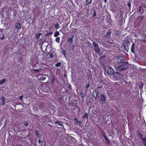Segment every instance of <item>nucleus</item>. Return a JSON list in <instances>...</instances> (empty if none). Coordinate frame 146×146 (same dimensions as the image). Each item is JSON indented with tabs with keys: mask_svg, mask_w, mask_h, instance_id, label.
Returning a JSON list of instances; mask_svg holds the SVG:
<instances>
[{
	"mask_svg": "<svg viewBox=\"0 0 146 146\" xmlns=\"http://www.w3.org/2000/svg\"><path fill=\"white\" fill-rule=\"evenodd\" d=\"M128 67V65L127 62H124L121 65L116 67L117 70L119 71H122L127 69Z\"/></svg>",
	"mask_w": 146,
	"mask_h": 146,
	"instance_id": "nucleus-1",
	"label": "nucleus"
},
{
	"mask_svg": "<svg viewBox=\"0 0 146 146\" xmlns=\"http://www.w3.org/2000/svg\"><path fill=\"white\" fill-rule=\"evenodd\" d=\"M105 69V71L109 75H112L114 74V70L111 67L108 66L106 67Z\"/></svg>",
	"mask_w": 146,
	"mask_h": 146,
	"instance_id": "nucleus-2",
	"label": "nucleus"
},
{
	"mask_svg": "<svg viewBox=\"0 0 146 146\" xmlns=\"http://www.w3.org/2000/svg\"><path fill=\"white\" fill-rule=\"evenodd\" d=\"M113 76L115 78L118 80L123 78V75L121 73L118 72H115L113 74Z\"/></svg>",
	"mask_w": 146,
	"mask_h": 146,
	"instance_id": "nucleus-3",
	"label": "nucleus"
},
{
	"mask_svg": "<svg viewBox=\"0 0 146 146\" xmlns=\"http://www.w3.org/2000/svg\"><path fill=\"white\" fill-rule=\"evenodd\" d=\"M125 61V59L123 57L119 56L118 57L117 59V63L118 64H121L123 63Z\"/></svg>",
	"mask_w": 146,
	"mask_h": 146,
	"instance_id": "nucleus-4",
	"label": "nucleus"
},
{
	"mask_svg": "<svg viewBox=\"0 0 146 146\" xmlns=\"http://www.w3.org/2000/svg\"><path fill=\"white\" fill-rule=\"evenodd\" d=\"M98 94V92L96 91H94L92 92V96L95 98V100H96Z\"/></svg>",
	"mask_w": 146,
	"mask_h": 146,
	"instance_id": "nucleus-5",
	"label": "nucleus"
},
{
	"mask_svg": "<svg viewBox=\"0 0 146 146\" xmlns=\"http://www.w3.org/2000/svg\"><path fill=\"white\" fill-rule=\"evenodd\" d=\"M106 95L105 94H102L101 95L100 100L102 102L104 101L105 100Z\"/></svg>",
	"mask_w": 146,
	"mask_h": 146,
	"instance_id": "nucleus-6",
	"label": "nucleus"
},
{
	"mask_svg": "<svg viewBox=\"0 0 146 146\" xmlns=\"http://www.w3.org/2000/svg\"><path fill=\"white\" fill-rule=\"evenodd\" d=\"M22 26V25L21 24L19 23H16L15 25V27L17 28L18 29H20L21 28V27Z\"/></svg>",
	"mask_w": 146,
	"mask_h": 146,
	"instance_id": "nucleus-7",
	"label": "nucleus"
},
{
	"mask_svg": "<svg viewBox=\"0 0 146 146\" xmlns=\"http://www.w3.org/2000/svg\"><path fill=\"white\" fill-rule=\"evenodd\" d=\"M103 137L105 139L106 142L108 144H110V140L107 137L104 135H103Z\"/></svg>",
	"mask_w": 146,
	"mask_h": 146,
	"instance_id": "nucleus-8",
	"label": "nucleus"
},
{
	"mask_svg": "<svg viewBox=\"0 0 146 146\" xmlns=\"http://www.w3.org/2000/svg\"><path fill=\"white\" fill-rule=\"evenodd\" d=\"M74 38V36H72L71 38L69 37L68 38V41L70 43H72L73 39Z\"/></svg>",
	"mask_w": 146,
	"mask_h": 146,
	"instance_id": "nucleus-9",
	"label": "nucleus"
},
{
	"mask_svg": "<svg viewBox=\"0 0 146 146\" xmlns=\"http://www.w3.org/2000/svg\"><path fill=\"white\" fill-rule=\"evenodd\" d=\"M94 50L97 53H99L100 51V50L98 46L94 48Z\"/></svg>",
	"mask_w": 146,
	"mask_h": 146,
	"instance_id": "nucleus-10",
	"label": "nucleus"
},
{
	"mask_svg": "<svg viewBox=\"0 0 146 146\" xmlns=\"http://www.w3.org/2000/svg\"><path fill=\"white\" fill-rule=\"evenodd\" d=\"M92 44L94 48L98 46V43L97 42H93Z\"/></svg>",
	"mask_w": 146,
	"mask_h": 146,
	"instance_id": "nucleus-11",
	"label": "nucleus"
},
{
	"mask_svg": "<svg viewBox=\"0 0 146 146\" xmlns=\"http://www.w3.org/2000/svg\"><path fill=\"white\" fill-rule=\"evenodd\" d=\"M1 100V101L3 102L2 105L3 106L5 104V98L4 97H2Z\"/></svg>",
	"mask_w": 146,
	"mask_h": 146,
	"instance_id": "nucleus-12",
	"label": "nucleus"
},
{
	"mask_svg": "<svg viewBox=\"0 0 146 146\" xmlns=\"http://www.w3.org/2000/svg\"><path fill=\"white\" fill-rule=\"evenodd\" d=\"M144 146H146V138H144L142 139Z\"/></svg>",
	"mask_w": 146,
	"mask_h": 146,
	"instance_id": "nucleus-13",
	"label": "nucleus"
},
{
	"mask_svg": "<svg viewBox=\"0 0 146 146\" xmlns=\"http://www.w3.org/2000/svg\"><path fill=\"white\" fill-rule=\"evenodd\" d=\"M55 123L57 124L58 125H60L61 126H62L63 127V124H62V123H61V122L60 121H58L56 122Z\"/></svg>",
	"mask_w": 146,
	"mask_h": 146,
	"instance_id": "nucleus-14",
	"label": "nucleus"
},
{
	"mask_svg": "<svg viewBox=\"0 0 146 146\" xmlns=\"http://www.w3.org/2000/svg\"><path fill=\"white\" fill-rule=\"evenodd\" d=\"M6 82V79H4L0 81V84L2 85L3 83H5Z\"/></svg>",
	"mask_w": 146,
	"mask_h": 146,
	"instance_id": "nucleus-15",
	"label": "nucleus"
},
{
	"mask_svg": "<svg viewBox=\"0 0 146 146\" xmlns=\"http://www.w3.org/2000/svg\"><path fill=\"white\" fill-rule=\"evenodd\" d=\"M59 34V32L58 31L56 32L54 35V36L55 37H57Z\"/></svg>",
	"mask_w": 146,
	"mask_h": 146,
	"instance_id": "nucleus-16",
	"label": "nucleus"
},
{
	"mask_svg": "<svg viewBox=\"0 0 146 146\" xmlns=\"http://www.w3.org/2000/svg\"><path fill=\"white\" fill-rule=\"evenodd\" d=\"M135 45L134 44H133L131 46V52L133 53H134V47L135 46Z\"/></svg>",
	"mask_w": 146,
	"mask_h": 146,
	"instance_id": "nucleus-17",
	"label": "nucleus"
},
{
	"mask_svg": "<svg viewBox=\"0 0 146 146\" xmlns=\"http://www.w3.org/2000/svg\"><path fill=\"white\" fill-rule=\"evenodd\" d=\"M111 30H110L107 33L106 36H110L111 35Z\"/></svg>",
	"mask_w": 146,
	"mask_h": 146,
	"instance_id": "nucleus-18",
	"label": "nucleus"
},
{
	"mask_svg": "<svg viewBox=\"0 0 146 146\" xmlns=\"http://www.w3.org/2000/svg\"><path fill=\"white\" fill-rule=\"evenodd\" d=\"M55 28L56 29L60 27V26L59 24H57L54 25Z\"/></svg>",
	"mask_w": 146,
	"mask_h": 146,
	"instance_id": "nucleus-19",
	"label": "nucleus"
},
{
	"mask_svg": "<svg viewBox=\"0 0 146 146\" xmlns=\"http://www.w3.org/2000/svg\"><path fill=\"white\" fill-rule=\"evenodd\" d=\"M42 34L40 33L36 34L35 36L36 38H38Z\"/></svg>",
	"mask_w": 146,
	"mask_h": 146,
	"instance_id": "nucleus-20",
	"label": "nucleus"
},
{
	"mask_svg": "<svg viewBox=\"0 0 146 146\" xmlns=\"http://www.w3.org/2000/svg\"><path fill=\"white\" fill-rule=\"evenodd\" d=\"M43 142V140H41V139H40L38 140V143L40 144V145H42V143Z\"/></svg>",
	"mask_w": 146,
	"mask_h": 146,
	"instance_id": "nucleus-21",
	"label": "nucleus"
},
{
	"mask_svg": "<svg viewBox=\"0 0 146 146\" xmlns=\"http://www.w3.org/2000/svg\"><path fill=\"white\" fill-rule=\"evenodd\" d=\"M61 63L60 62H59L58 63H57L55 65V66L57 67L60 66L61 65Z\"/></svg>",
	"mask_w": 146,
	"mask_h": 146,
	"instance_id": "nucleus-22",
	"label": "nucleus"
},
{
	"mask_svg": "<svg viewBox=\"0 0 146 146\" xmlns=\"http://www.w3.org/2000/svg\"><path fill=\"white\" fill-rule=\"evenodd\" d=\"M60 40V38L59 37H58L56 38V41L58 43L59 42Z\"/></svg>",
	"mask_w": 146,
	"mask_h": 146,
	"instance_id": "nucleus-23",
	"label": "nucleus"
},
{
	"mask_svg": "<svg viewBox=\"0 0 146 146\" xmlns=\"http://www.w3.org/2000/svg\"><path fill=\"white\" fill-rule=\"evenodd\" d=\"M36 135V136H38L39 135V132L38 131H36L35 132Z\"/></svg>",
	"mask_w": 146,
	"mask_h": 146,
	"instance_id": "nucleus-24",
	"label": "nucleus"
},
{
	"mask_svg": "<svg viewBox=\"0 0 146 146\" xmlns=\"http://www.w3.org/2000/svg\"><path fill=\"white\" fill-rule=\"evenodd\" d=\"M88 115L87 113H86L83 116V118H87L88 117Z\"/></svg>",
	"mask_w": 146,
	"mask_h": 146,
	"instance_id": "nucleus-25",
	"label": "nucleus"
},
{
	"mask_svg": "<svg viewBox=\"0 0 146 146\" xmlns=\"http://www.w3.org/2000/svg\"><path fill=\"white\" fill-rule=\"evenodd\" d=\"M141 41L143 43L146 42V39H141Z\"/></svg>",
	"mask_w": 146,
	"mask_h": 146,
	"instance_id": "nucleus-26",
	"label": "nucleus"
},
{
	"mask_svg": "<svg viewBox=\"0 0 146 146\" xmlns=\"http://www.w3.org/2000/svg\"><path fill=\"white\" fill-rule=\"evenodd\" d=\"M128 45H127V46H124V47H125V50L127 51H128V50H129V48H128Z\"/></svg>",
	"mask_w": 146,
	"mask_h": 146,
	"instance_id": "nucleus-27",
	"label": "nucleus"
},
{
	"mask_svg": "<svg viewBox=\"0 0 146 146\" xmlns=\"http://www.w3.org/2000/svg\"><path fill=\"white\" fill-rule=\"evenodd\" d=\"M86 1L88 3L90 4L92 1V0H86Z\"/></svg>",
	"mask_w": 146,
	"mask_h": 146,
	"instance_id": "nucleus-28",
	"label": "nucleus"
},
{
	"mask_svg": "<svg viewBox=\"0 0 146 146\" xmlns=\"http://www.w3.org/2000/svg\"><path fill=\"white\" fill-rule=\"evenodd\" d=\"M45 79V78L44 77H42L39 80L42 81H43Z\"/></svg>",
	"mask_w": 146,
	"mask_h": 146,
	"instance_id": "nucleus-29",
	"label": "nucleus"
},
{
	"mask_svg": "<svg viewBox=\"0 0 146 146\" xmlns=\"http://www.w3.org/2000/svg\"><path fill=\"white\" fill-rule=\"evenodd\" d=\"M24 125L26 126H27L28 125V123L27 121L24 122Z\"/></svg>",
	"mask_w": 146,
	"mask_h": 146,
	"instance_id": "nucleus-30",
	"label": "nucleus"
},
{
	"mask_svg": "<svg viewBox=\"0 0 146 146\" xmlns=\"http://www.w3.org/2000/svg\"><path fill=\"white\" fill-rule=\"evenodd\" d=\"M143 87V85L142 84H140L139 85V87L140 88H142Z\"/></svg>",
	"mask_w": 146,
	"mask_h": 146,
	"instance_id": "nucleus-31",
	"label": "nucleus"
},
{
	"mask_svg": "<svg viewBox=\"0 0 146 146\" xmlns=\"http://www.w3.org/2000/svg\"><path fill=\"white\" fill-rule=\"evenodd\" d=\"M96 13L95 11H94L93 16V17H94L96 16Z\"/></svg>",
	"mask_w": 146,
	"mask_h": 146,
	"instance_id": "nucleus-32",
	"label": "nucleus"
},
{
	"mask_svg": "<svg viewBox=\"0 0 146 146\" xmlns=\"http://www.w3.org/2000/svg\"><path fill=\"white\" fill-rule=\"evenodd\" d=\"M34 70L36 72H38L39 71V69H34Z\"/></svg>",
	"mask_w": 146,
	"mask_h": 146,
	"instance_id": "nucleus-33",
	"label": "nucleus"
},
{
	"mask_svg": "<svg viewBox=\"0 0 146 146\" xmlns=\"http://www.w3.org/2000/svg\"><path fill=\"white\" fill-rule=\"evenodd\" d=\"M89 84H88L86 88V90L87 89H88V88L89 87Z\"/></svg>",
	"mask_w": 146,
	"mask_h": 146,
	"instance_id": "nucleus-34",
	"label": "nucleus"
},
{
	"mask_svg": "<svg viewBox=\"0 0 146 146\" xmlns=\"http://www.w3.org/2000/svg\"><path fill=\"white\" fill-rule=\"evenodd\" d=\"M52 34L51 32H50L49 33H47L46 34V36H47L49 35L50 34Z\"/></svg>",
	"mask_w": 146,
	"mask_h": 146,
	"instance_id": "nucleus-35",
	"label": "nucleus"
},
{
	"mask_svg": "<svg viewBox=\"0 0 146 146\" xmlns=\"http://www.w3.org/2000/svg\"><path fill=\"white\" fill-rule=\"evenodd\" d=\"M108 42L110 44H113L112 42H111L109 41H108Z\"/></svg>",
	"mask_w": 146,
	"mask_h": 146,
	"instance_id": "nucleus-36",
	"label": "nucleus"
},
{
	"mask_svg": "<svg viewBox=\"0 0 146 146\" xmlns=\"http://www.w3.org/2000/svg\"><path fill=\"white\" fill-rule=\"evenodd\" d=\"M80 96L81 97H83L84 96V94L83 93H80Z\"/></svg>",
	"mask_w": 146,
	"mask_h": 146,
	"instance_id": "nucleus-37",
	"label": "nucleus"
},
{
	"mask_svg": "<svg viewBox=\"0 0 146 146\" xmlns=\"http://www.w3.org/2000/svg\"><path fill=\"white\" fill-rule=\"evenodd\" d=\"M23 98V96H19V98L21 100H22Z\"/></svg>",
	"mask_w": 146,
	"mask_h": 146,
	"instance_id": "nucleus-38",
	"label": "nucleus"
},
{
	"mask_svg": "<svg viewBox=\"0 0 146 146\" xmlns=\"http://www.w3.org/2000/svg\"><path fill=\"white\" fill-rule=\"evenodd\" d=\"M139 9L138 10V11H141V6H139Z\"/></svg>",
	"mask_w": 146,
	"mask_h": 146,
	"instance_id": "nucleus-39",
	"label": "nucleus"
},
{
	"mask_svg": "<svg viewBox=\"0 0 146 146\" xmlns=\"http://www.w3.org/2000/svg\"><path fill=\"white\" fill-rule=\"evenodd\" d=\"M5 38V36H3L2 37H0V38H1V40H3Z\"/></svg>",
	"mask_w": 146,
	"mask_h": 146,
	"instance_id": "nucleus-40",
	"label": "nucleus"
},
{
	"mask_svg": "<svg viewBox=\"0 0 146 146\" xmlns=\"http://www.w3.org/2000/svg\"><path fill=\"white\" fill-rule=\"evenodd\" d=\"M131 5V3H128V5L129 6V7H130Z\"/></svg>",
	"mask_w": 146,
	"mask_h": 146,
	"instance_id": "nucleus-41",
	"label": "nucleus"
},
{
	"mask_svg": "<svg viewBox=\"0 0 146 146\" xmlns=\"http://www.w3.org/2000/svg\"><path fill=\"white\" fill-rule=\"evenodd\" d=\"M104 2L105 3H106L107 2V0H104Z\"/></svg>",
	"mask_w": 146,
	"mask_h": 146,
	"instance_id": "nucleus-42",
	"label": "nucleus"
},
{
	"mask_svg": "<svg viewBox=\"0 0 146 146\" xmlns=\"http://www.w3.org/2000/svg\"><path fill=\"white\" fill-rule=\"evenodd\" d=\"M50 56L51 57H53V55L52 54H50Z\"/></svg>",
	"mask_w": 146,
	"mask_h": 146,
	"instance_id": "nucleus-43",
	"label": "nucleus"
},
{
	"mask_svg": "<svg viewBox=\"0 0 146 146\" xmlns=\"http://www.w3.org/2000/svg\"><path fill=\"white\" fill-rule=\"evenodd\" d=\"M115 44H113V45H112L111 46V47L112 46H115Z\"/></svg>",
	"mask_w": 146,
	"mask_h": 146,
	"instance_id": "nucleus-44",
	"label": "nucleus"
},
{
	"mask_svg": "<svg viewBox=\"0 0 146 146\" xmlns=\"http://www.w3.org/2000/svg\"><path fill=\"white\" fill-rule=\"evenodd\" d=\"M144 8H146V5H145L144 6Z\"/></svg>",
	"mask_w": 146,
	"mask_h": 146,
	"instance_id": "nucleus-45",
	"label": "nucleus"
},
{
	"mask_svg": "<svg viewBox=\"0 0 146 146\" xmlns=\"http://www.w3.org/2000/svg\"><path fill=\"white\" fill-rule=\"evenodd\" d=\"M74 48V46H73L72 47V48Z\"/></svg>",
	"mask_w": 146,
	"mask_h": 146,
	"instance_id": "nucleus-46",
	"label": "nucleus"
},
{
	"mask_svg": "<svg viewBox=\"0 0 146 146\" xmlns=\"http://www.w3.org/2000/svg\"><path fill=\"white\" fill-rule=\"evenodd\" d=\"M64 55L65 56H66L65 54L64 53Z\"/></svg>",
	"mask_w": 146,
	"mask_h": 146,
	"instance_id": "nucleus-47",
	"label": "nucleus"
},
{
	"mask_svg": "<svg viewBox=\"0 0 146 146\" xmlns=\"http://www.w3.org/2000/svg\"><path fill=\"white\" fill-rule=\"evenodd\" d=\"M141 137L142 136V135L141 134Z\"/></svg>",
	"mask_w": 146,
	"mask_h": 146,
	"instance_id": "nucleus-48",
	"label": "nucleus"
},
{
	"mask_svg": "<svg viewBox=\"0 0 146 146\" xmlns=\"http://www.w3.org/2000/svg\"><path fill=\"white\" fill-rule=\"evenodd\" d=\"M145 37H146V35H145Z\"/></svg>",
	"mask_w": 146,
	"mask_h": 146,
	"instance_id": "nucleus-49",
	"label": "nucleus"
}]
</instances>
